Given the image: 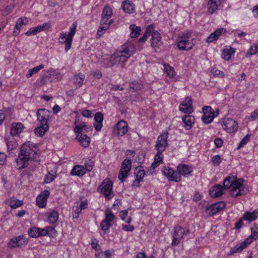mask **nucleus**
<instances>
[{"label":"nucleus","instance_id":"1","mask_svg":"<svg viewBox=\"0 0 258 258\" xmlns=\"http://www.w3.org/2000/svg\"><path fill=\"white\" fill-rule=\"evenodd\" d=\"M38 149L32 142L24 143L21 148V151L18 157L16 159V168L22 169L29 164L30 159H35L38 153Z\"/></svg>","mask_w":258,"mask_h":258},{"label":"nucleus","instance_id":"2","mask_svg":"<svg viewBox=\"0 0 258 258\" xmlns=\"http://www.w3.org/2000/svg\"><path fill=\"white\" fill-rule=\"evenodd\" d=\"M195 45V39L191 38V32L190 31L186 30L180 33L177 38V47L180 50H190Z\"/></svg>","mask_w":258,"mask_h":258},{"label":"nucleus","instance_id":"3","mask_svg":"<svg viewBox=\"0 0 258 258\" xmlns=\"http://www.w3.org/2000/svg\"><path fill=\"white\" fill-rule=\"evenodd\" d=\"M77 23L74 22L69 29V32H62L58 37V43L64 45V50L68 52L72 46L74 36L77 30Z\"/></svg>","mask_w":258,"mask_h":258},{"label":"nucleus","instance_id":"4","mask_svg":"<svg viewBox=\"0 0 258 258\" xmlns=\"http://www.w3.org/2000/svg\"><path fill=\"white\" fill-rule=\"evenodd\" d=\"M258 238V228L254 224L253 226L251 228V234L245 240L239 244L236 245L234 247L231 248L229 253V255H233L235 253L241 252L244 249L246 248L253 240Z\"/></svg>","mask_w":258,"mask_h":258},{"label":"nucleus","instance_id":"5","mask_svg":"<svg viewBox=\"0 0 258 258\" xmlns=\"http://www.w3.org/2000/svg\"><path fill=\"white\" fill-rule=\"evenodd\" d=\"M98 191L108 199L112 198V182L109 179H105L98 186Z\"/></svg>","mask_w":258,"mask_h":258},{"label":"nucleus","instance_id":"6","mask_svg":"<svg viewBox=\"0 0 258 258\" xmlns=\"http://www.w3.org/2000/svg\"><path fill=\"white\" fill-rule=\"evenodd\" d=\"M105 218L103 219L101 223L100 227L104 234H107L109 232V228L113 224V221L114 219V216L110 210L106 211Z\"/></svg>","mask_w":258,"mask_h":258},{"label":"nucleus","instance_id":"7","mask_svg":"<svg viewBox=\"0 0 258 258\" xmlns=\"http://www.w3.org/2000/svg\"><path fill=\"white\" fill-rule=\"evenodd\" d=\"M243 180L242 178L238 179L230 189V194L232 197L236 198L243 194H246L247 189L245 191V186L243 184Z\"/></svg>","mask_w":258,"mask_h":258},{"label":"nucleus","instance_id":"8","mask_svg":"<svg viewBox=\"0 0 258 258\" xmlns=\"http://www.w3.org/2000/svg\"><path fill=\"white\" fill-rule=\"evenodd\" d=\"M161 171L164 176L169 180L175 182L180 181V175L177 170H175L169 166H164Z\"/></svg>","mask_w":258,"mask_h":258},{"label":"nucleus","instance_id":"9","mask_svg":"<svg viewBox=\"0 0 258 258\" xmlns=\"http://www.w3.org/2000/svg\"><path fill=\"white\" fill-rule=\"evenodd\" d=\"M188 231H185L180 226H176L174 228V233L172 235V245L177 246L180 243V240L183 238L184 235H186Z\"/></svg>","mask_w":258,"mask_h":258},{"label":"nucleus","instance_id":"10","mask_svg":"<svg viewBox=\"0 0 258 258\" xmlns=\"http://www.w3.org/2000/svg\"><path fill=\"white\" fill-rule=\"evenodd\" d=\"M132 165V161L131 159H125L122 163V165L118 174V178L121 182L124 181L125 179L129 175Z\"/></svg>","mask_w":258,"mask_h":258},{"label":"nucleus","instance_id":"11","mask_svg":"<svg viewBox=\"0 0 258 258\" xmlns=\"http://www.w3.org/2000/svg\"><path fill=\"white\" fill-rule=\"evenodd\" d=\"M169 133L167 131H164L157 138L155 149L157 151L163 152L168 145L167 139Z\"/></svg>","mask_w":258,"mask_h":258},{"label":"nucleus","instance_id":"12","mask_svg":"<svg viewBox=\"0 0 258 258\" xmlns=\"http://www.w3.org/2000/svg\"><path fill=\"white\" fill-rule=\"evenodd\" d=\"M222 127L228 133H233L237 131L238 125L236 121L231 118H224L222 121Z\"/></svg>","mask_w":258,"mask_h":258},{"label":"nucleus","instance_id":"13","mask_svg":"<svg viewBox=\"0 0 258 258\" xmlns=\"http://www.w3.org/2000/svg\"><path fill=\"white\" fill-rule=\"evenodd\" d=\"M112 14L113 12L112 9L109 6H105L102 11L100 23L110 26L113 22V20L111 19Z\"/></svg>","mask_w":258,"mask_h":258},{"label":"nucleus","instance_id":"14","mask_svg":"<svg viewBox=\"0 0 258 258\" xmlns=\"http://www.w3.org/2000/svg\"><path fill=\"white\" fill-rule=\"evenodd\" d=\"M203 115L202 117V120L205 123H209L211 122L215 116V113L213 109L208 106H206L203 108Z\"/></svg>","mask_w":258,"mask_h":258},{"label":"nucleus","instance_id":"15","mask_svg":"<svg viewBox=\"0 0 258 258\" xmlns=\"http://www.w3.org/2000/svg\"><path fill=\"white\" fill-rule=\"evenodd\" d=\"M127 60L126 57L122 55L118 50L110 56V61L113 65H120L121 67H123Z\"/></svg>","mask_w":258,"mask_h":258},{"label":"nucleus","instance_id":"16","mask_svg":"<svg viewBox=\"0 0 258 258\" xmlns=\"http://www.w3.org/2000/svg\"><path fill=\"white\" fill-rule=\"evenodd\" d=\"M176 169L180 175V181L181 180V176L187 177L193 172V168L191 165L182 163L177 165Z\"/></svg>","mask_w":258,"mask_h":258},{"label":"nucleus","instance_id":"17","mask_svg":"<svg viewBox=\"0 0 258 258\" xmlns=\"http://www.w3.org/2000/svg\"><path fill=\"white\" fill-rule=\"evenodd\" d=\"M118 50L122 55L125 56L127 59L136 52L135 46L131 43H124Z\"/></svg>","mask_w":258,"mask_h":258},{"label":"nucleus","instance_id":"18","mask_svg":"<svg viewBox=\"0 0 258 258\" xmlns=\"http://www.w3.org/2000/svg\"><path fill=\"white\" fill-rule=\"evenodd\" d=\"M27 243L26 238L24 235H19L10 239L8 243V246L10 248H15L25 245Z\"/></svg>","mask_w":258,"mask_h":258},{"label":"nucleus","instance_id":"19","mask_svg":"<svg viewBox=\"0 0 258 258\" xmlns=\"http://www.w3.org/2000/svg\"><path fill=\"white\" fill-rule=\"evenodd\" d=\"M192 101L190 97H187L179 105V109L184 113L190 114L194 111Z\"/></svg>","mask_w":258,"mask_h":258},{"label":"nucleus","instance_id":"20","mask_svg":"<svg viewBox=\"0 0 258 258\" xmlns=\"http://www.w3.org/2000/svg\"><path fill=\"white\" fill-rule=\"evenodd\" d=\"M51 112L45 108L39 109L37 112V119L41 124H48Z\"/></svg>","mask_w":258,"mask_h":258},{"label":"nucleus","instance_id":"21","mask_svg":"<svg viewBox=\"0 0 258 258\" xmlns=\"http://www.w3.org/2000/svg\"><path fill=\"white\" fill-rule=\"evenodd\" d=\"M50 27V25L48 23H44L42 25H38L35 27L30 28L26 33L27 36L35 35L38 33L42 32L44 30H47Z\"/></svg>","mask_w":258,"mask_h":258},{"label":"nucleus","instance_id":"22","mask_svg":"<svg viewBox=\"0 0 258 258\" xmlns=\"http://www.w3.org/2000/svg\"><path fill=\"white\" fill-rule=\"evenodd\" d=\"M50 192L47 190H45L37 197L36 202L37 205L40 208H44L46 206L47 200L49 197Z\"/></svg>","mask_w":258,"mask_h":258},{"label":"nucleus","instance_id":"23","mask_svg":"<svg viewBox=\"0 0 258 258\" xmlns=\"http://www.w3.org/2000/svg\"><path fill=\"white\" fill-rule=\"evenodd\" d=\"M226 204L224 202H220L212 205L207 208V211L210 215H214L222 210L225 207Z\"/></svg>","mask_w":258,"mask_h":258},{"label":"nucleus","instance_id":"24","mask_svg":"<svg viewBox=\"0 0 258 258\" xmlns=\"http://www.w3.org/2000/svg\"><path fill=\"white\" fill-rule=\"evenodd\" d=\"M226 33V30L224 28L217 29L214 32L209 35L206 39L207 43H211L217 40L220 36L222 34Z\"/></svg>","mask_w":258,"mask_h":258},{"label":"nucleus","instance_id":"25","mask_svg":"<svg viewBox=\"0 0 258 258\" xmlns=\"http://www.w3.org/2000/svg\"><path fill=\"white\" fill-rule=\"evenodd\" d=\"M28 22V20L26 17H21L19 18L16 23V25L14 28L13 35L14 36H17L20 32L23 26L26 25Z\"/></svg>","mask_w":258,"mask_h":258},{"label":"nucleus","instance_id":"26","mask_svg":"<svg viewBox=\"0 0 258 258\" xmlns=\"http://www.w3.org/2000/svg\"><path fill=\"white\" fill-rule=\"evenodd\" d=\"M151 46L155 49H156V48H158L161 45V37L160 34L156 31H153L151 33Z\"/></svg>","mask_w":258,"mask_h":258},{"label":"nucleus","instance_id":"27","mask_svg":"<svg viewBox=\"0 0 258 258\" xmlns=\"http://www.w3.org/2000/svg\"><path fill=\"white\" fill-rule=\"evenodd\" d=\"M224 188L221 184L213 186L210 190V195L211 197L216 198L223 195Z\"/></svg>","mask_w":258,"mask_h":258},{"label":"nucleus","instance_id":"28","mask_svg":"<svg viewBox=\"0 0 258 258\" xmlns=\"http://www.w3.org/2000/svg\"><path fill=\"white\" fill-rule=\"evenodd\" d=\"M25 127L21 122H14L11 125V134L12 136L19 135L24 130Z\"/></svg>","mask_w":258,"mask_h":258},{"label":"nucleus","instance_id":"29","mask_svg":"<svg viewBox=\"0 0 258 258\" xmlns=\"http://www.w3.org/2000/svg\"><path fill=\"white\" fill-rule=\"evenodd\" d=\"M115 128L117 135L120 136H122L127 132L128 124L125 121L120 120L116 125Z\"/></svg>","mask_w":258,"mask_h":258},{"label":"nucleus","instance_id":"30","mask_svg":"<svg viewBox=\"0 0 258 258\" xmlns=\"http://www.w3.org/2000/svg\"><path fill=\"white\" fill-rule=\"evenodd\" d=\"M85 75L81 73H79L74 75L72 78V81L77 88H80L85 80Z\"/></svg>","mask_w":258,"mask_h":258},{"label":"nucleus","instance_id":"31","mask_svg":"<svg viewBox=\"0 0 258 258\" xmlns=\"http://www.w3.org/2000/svg\"><path fill=\"white\" fill-rule=\"evenodd\" d=\"M122 9L123 11L128 14H132L136 12L135 6L131 1L125 0L122 3Z\"/></svg>","mask_w":258,"mask_h":258},{"label":"nucleus","instance_id":"32","mask_svg":"<svg viewBox=\"0 0 258 258\" xmlns=\"http://www.w3.org/2000/svg\"><path fill=\"white\" fill-rule=\"evenodd\" d=\"M39 236L48 235L51 237L56 235V231L52 227L47 226L44 228H39Z\"/></svg>","mask_w":258,"mask_h":258},{"label":"nucleus","instance_id":"33","mask_svg":"<svg viewBox=\"0 0 258 258\" xmlns=\"http://www.w3.org/2000/svg\"><path fill=\"white\" fill-rule=\"evenodd\" d=\"M182 120L184 123L183 127L187 130H190L194 123L195 117L190 115H185L182 117Z\"/></svg>","mask_w":258,"mask_h":258},{"label":"nucleus","instance_id":"34","mask_svg":"<svg viewBox=\"0 0 258 258\" xmlns=\"http://www.w3.org/2000/svg\"><path fill=\"white\" fill-rule=\"evenodd\" d=\"M95 122L94 127L97 131H99L102 127V121L103 120V115L101 112H97L94 116Z\"/></svg>","mask_w":258,"mask_h":258},{"label":"nucleus","instance_id":"35","mask_svg":"<svg viewBox=\"0 0 258 258\" xmlns=\"http://www.w3.org/2000/svg\"><path fill=\"white\" fill-rule=\"evenodd\" d=\"M77 139L80 143L82 146L84 148H87L90 144V138L85 134H78L76 136Z\"/></svg>","mask_w":258,"mask_h":258},{"label":"nucleus","instance_id":"36","mask_svg":"<svg viewBox=\"0 0 258 258\" xmlns=\"http://www.w3.org/2000/svg\"><path fill=\"white\" fill-rule=\"evenodd\" d=\"M86 173L84 167L82 165H75L71 171V175L73 176H82Z\"/></svg>","mask_w":258,"mask_h":258},{"label":"nucleus","instance_id":"37","mask_svg":"<svg viewBox=\"0 0 258 258\" xmlns=\"http://www.w3.org/2000/svg\"><path fill=\"white\" fill-rule=\"evenodd\" d=\"M238 180V179L236 178V176H227L226 177L224 181H223V185H224V189H228L233 186L234 184H235V182H236Z\"/></svg>","mask_w":258,"mask_h":258},{"label":"nucleus","instance_id":"38","mask_svg":"<svg viewBox=\"0 0 258 258\" xmlns=\"http://www.w3.org/2000/svg\"><path fill=\"white\" fill-rule=\"evenodd\" d=\"M46 215L47 217V221L50 224H54L58 220L59 214L55 210H52L47 213Z\"/></svg>","mask_w":258,"mask_h":258},{"label":"nucleus","instance_id":"39","mask_svg":"<svg viewBox=\"0 0 258 258\" xmlns=\"http://www.w3.org/2000/svg\"><path fill=\"white\" fill-rule=\"evenodd\" d=\"M235 53L234 49L232 48H226L224 49L222 52V58L226 60H230Z\"/></svg>","mask_w":258,"mask_h":258},{"label":"nucleus","instance_id":"40","mask_svg":"<svg viewBox=\"0 0 258 258\" xmlns=\"http://www.w3.org/2000/svg\"><path fill=\"white\" fill-rule=\"evenodd\" d=\"M48 124H41L39 126L35 129V134L37 136L42 137L48 130Z\"/></svg>","mask_w":258,"mask_h":258},{"label":"nucleus","instance_id":"41","mask_svg":"<svg viewBox=\"0 0 258 258\" xmlns=\"http://www.w3.org/2000/svg\"><path fill=\"white\" fill-rule=\"evenodd\" d=\"M130 30L131 31L130 36L132 38L138 37L141 31V27L137 26L135 24L130 25Z\"/></svg>","mask_w":258,"mask_h":258},{"label":"nucleus","instance_id":"42","mask_svg":"<svg viewBox=\"0 0 258 258\" xmlns=\"http://www.w3.org/2000/svg\"><path fill=\"white\" fill-rule=\"evenodd\" d=\"M162 153L163 152L157 151V153L154 158V161L152 164V166L154 168H155L162 163L163 159V155Z\"/></svg>","mask_w":258,"mask_h":258},{"label":"nucleus","instance_id":"43","mask_svg":"<svg viewBox=\"0 0 258 258\" xmlns=\"http://www.w3.org/2000/svg\"><path fill=\"white\" fill-rule=\"evenodd\" d=\"M44 68V66L43 64H41L38 66H36L32 69H29L27 73L26 74V77L27 78H30L33 75L37 74V73H38V72L39 71H40Z\"/></svg>","mask_w":258,"mask_h":258},{"label":"nucleus","instance_id":"44","mask_svg":"<svg viewBox=\"0 0 258 258\" xmlns=\"http://www.w3.org/2000/svg\"><path fill=\"white\" fill-rule=\"evenodd\" d=\"M22 204L21 201L16 199H10L7 201V204L13 209H16L20 207Z\"/></svg>","mask_w":258,"mask_h":258},{"label":"nucleus","instance_id":"45","mask_svg":"<svg viewBox=\"0 0 258 258\" xmlns=\"http://www.w3.org/2000/svg\"><path fill=\"white\" fill-rule=\"evenodd\" d=\"M220 4L217 3V2H215L209 1L208 4V12L211 14L214 13L218 10V6Z\"/></svg>","mask_w":258,"mask_h":258},{"label":"nucleus","instance_id":"46","mask_svg":"<svg viewBox=\"0 0 258 258\" xmlns=\"http://www.w3.org/2000/svg\"><path fill=\"white\" fill-rule=\"evenodd\" d=\"M257 218V216L253 213V212H250L246 211L244 213L243 215L242 218L245 221H247L249 222H252L255 220H256Z\"/></svg>","mask_w":258,"mask_h":258},{"label":"nucleus","instance_id":"47","mask_svg":"<svg viewBox=\"0 0 258 258\" xmlns=\"http://www.w3.org/2000/svg\"><path fill=\"white\" fill-rule=\"evenodd\" d=\"M164 69L169 78H173L175 77L176 73L172 67L168 64H164Z\"/></svg>","mask_w":258,"mask_h":258},{"label":"nucleus","instance_id":"48","mask_svg":"<svg viewBox=\"0 0 258 258\" xmlns=\"http://www.w3.org/2000/svg\"><path fill=\"white\" fill-rule=\"evenodd\" d=\"M73 219L74 222H76L78 220V218L79 217L80 214L82 212V210L78 206V205L75 203L74 206L73 207Z\"/></svg>","mask_w":258,"mask_h":258},{"label":"nucleus","instance_id":"49","mask_svg":"<svg viewBox=\"0 0 258 258\" xmlns=\"http://www.w3.org/2000/svg\"><path fill=\"white\" fill-rule=\"evenodd\" d=\"M62 75L58 71H54L51 72L50 78L51 81H58L62 79Z\"/></svg>","mask_w":258,"mask_h":258},{"label":"nucleus","instance_id":"50","mask_svg":"<svg viewBox=\"0 0 258 258\" xmlns=\"http://www.w3.org/2000/svg\"><path fill=\"white\" fill-rule=\"evenodd\" d=\"M87 126L84 123H83L82 124H80L79 125H76L74 131L76 134H84V133L85 132L86 127Z\"/></svg>","mask_w":258,"mask_h":258},{"label":"nucleus","instance_id":"51","mask_svg":"<svg viewBox=\"0 0 258 258\" xmlns=\"http://www.w3.org/2000/svg\"><path fill=\"white\" fill-rule=\"evenodd\" d=\"M135 174L136 175V178L140 180H143V178L145 176V171L143 169L142 167H138L137 168L135 171Z\"/></svg>","mask_w":258,"mask_h":258},{"label":"nucleus","instance_id":"52","mask_svg":"<svg viewBox=\"0 0 258 258\" xmlns=\"http://www.w3.org/2000/svg\"><path fill=\"white\" fill-rule=\"evenodd\" d=\"M94 162L90 159H87L84 162V169L86 171L90 172L92 170L94 166Z\"/></svg>","mask_w":258,"mask_h":258},{"label":"nucleus","instance_id":"53","mask_svg":"<svg viewBox=\"0 0 258 258\" xmlns=\"http://www.w3.org/2000/svg\"><path fill=\"white\" fill-rule=\"evenodd\" d=\"M110 26L108 25L103 24L100 23V26L97 31V37L99 38L105 32V31L108 29Z\"/></svg>","mask_w":258,"mask_h":258},{"label":"nucleus","instance_id":"54","mask_svg":"<svg viewBox=\"0 0 258 258\" xmlns=\"http://www.w3.org/2000/svg\"><path fill=\"white\" fill-rule=\"evenodd\" d=\"M233 35L235 38H240V40H245V37L247 35V33L240 30H236L233 31Z\"/></svg>","mask_w":258,"mask_h":258},{"label":"nucleus","instance_id":"55","mask_svg":"<svg viewBox=\"0 0 258 258\" xmlns=\"http://www.w3.org/2000/svg\"><path fill=\"white\" fill-rule=\"evenodd\" d=\"M39 228L33 227L29 229L28 231V234L31 237H39Z\"/></svg>","mask_w":258,"mask_h":258},{"label":"nucleus","instance_id":"56","mask_svg":"<svg viewBox=\"0 0 258 258\" xmlns=\"http://www.w3.org/2000/svg\"><path fill=\"white\" fill-rule=\"evenodd\" d=\"M56 178V174L48 172L44 177V182L45 183H49L54 180Z\"/></svg>","mask_w":258,"mask_h":258},{"label":"nucleus","instance_id":"57","mask_svg":"<svg viewBox=\"0 0 258 258\" xmlns=\"http://www.w3.org/2000/svg\"><path fill=\"white\" fill-rule=\"evenodd\" d=\"M153 27L152 25H150L149 26H148L146 30L145 34L143 35V36L142 37H141L139 39V41L140 43H143V42H145V41H146L147 39V36L146 34H147L148 33H151V31L153 30Z\"/></svg>","mask_w":258,"mask_h":258},{"label":"nucleus","instance_id":"58","mask_svg":"<svg viewBox=\"0 0 258 258\" xmlns=\"http://www.w3.org/2000/svg\"><path fill=\"white\" fill-rule=\"evenodd\" d=\"M258 53V45L253 44L247 50V53L250 55H255Z\"/></svg>","mask_w":258,"mask_h":258},{"label":"nucleus","instance_id":"59","mask_svg":"<svg viewBox=\"0 0 258 258\" xmlns=\"http://www.w3.org/2000/svg\"><path fill=\"white\" fill-rule=\"evenodd\" d=\"M130 87L134 90L137 91L141 89L143 85L138 81H134L131 84Z\"/></svg>","mask_w":258,"mask_h":258},{"label":"nucleus","instance_id":"60","mask_svg":"<svg viewBox=\"0 0 258 258\" xmlns=\"http://www.w3.org/2000/svg\"><path fill=\"white\" fill-rule=\"evenodd\" d=\"M250 138V136L249 135L247 134V135H246L239 143V145L237 147V149H239L242 147H243L244 145H245L249 141Z\"/></svg>","mask_w":258,"mask_h":258},{"label":"nucleus","instance_id":"61","mask_svg":"<svg viewBox=\"0 0 258 258\" xmlns=\"http://www.w3.org/2000/svg\"><path fill=\"white\" fill-rule=\"evenodd\" d=\"M211 162L214 166H218L221 162V158L220 155H216L211 158Z\"/></svg>","mask_w":258,"mask_h":258},{"label":"nucleus","instance_id":"62","mask_svg":"<svg viewBox=\"0 0 258 258\" xmlns=\"http://www.w3.org/2000/svg\"><path fill=\"white\" fill-rule=\"evenodd\" d=\"M101 63L102 64V66L105 68L109 67L113 65L110 61V57L103 58V60L101 61Z\"/></svg>","mask_w":258,"mask_h":258},{"label":"nucleus","instance_id":"63","mask_svg":"<svg viewBox=\"0 0 258 258\" xmlns=\"http://www.w3.org/2000/svg\"><path fill=\"white\" fill-rule=\"evenodd\" d=\"M8 150L9 151L12 150L17 147V144L12 141H8L7 143Z\"/></svg>","mask_w":258,"mask_h":258},{"label":"nucleus","instance_id":"64","mask_svg":"<svg viewBox=\"0 0 258 258\" xmlns=\"http://www.w3.org/2000/svg\"><path fill=\"white\" fill-rule=\"evenodd\" d=\"M91 245L92 248L95 250H97L100 248V246L98 244V240L96 239H94L92 240Z\"/></svg>","mask_w":258,"mask_h":258}]
</instances>
